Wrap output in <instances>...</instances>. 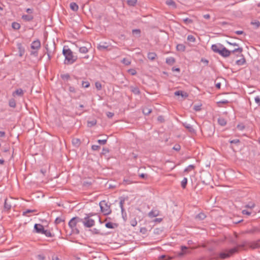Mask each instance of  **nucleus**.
<instances>
[{"instance_id": "obj_1", "label": "nucleus", "mask_w": 260, "mask_h": 260, "mask_svg": "<svg viewBox=\"0 0 260 260\" xmlns=\"http://www.w3.org/2000/svg\"><path fill=\"white\" fill-rule=\"evenodd\" d=\"M62 53L65 57L64 63L70 64L73 63L76 60L73 54L72 50L68 48V46H64Z\"/></svg>"}, {"instance_id": "obj_2", "label": "nucleus", "mask_w": 260, "mask_h": 260, "mask_svg": "<svg viewBox=\"0 0 260 260\" xmlns=\"http://www.w3.org/2000/svg\"><path fill=\"white\" fill-rule=\"evenodd\" d=\"M219 47L221 49L219 54L223 57H228L230 56L232 53H235L237 52L239 54H241L243 52V48L242 47H238L232 51H230L224 47L222 44H219Z\"/></svg>"}, {"instance_id": "obj_3", "label": "nucleus", "mask_w": 260, "mask_h": 260, "mask_svg": "<svg viewBox=\"0 0 260 260\" xmlns=\"http://www.w3.org/2000/svg\"><path fill=\"white\" fill-rule=\"evenodd\" d=\"M245 246V244H239L237 246L226 250L225 252H220L219 254V257L221 259H225L230 257L234 253L237 252L239 249Z\"/></svg>"}, {"instance_id": "obj_4", "label": "nucleus", "mask_w": 260, "mask_h": 260, "mask_svg": "<svg viewBox=\"0 0 260 260\" xmlns=\"http://www.w3.org/2000/svg\"><path fill=\"white\" fill-rule=\"evenodd\" d=\"M82 218L79 217H74L72 218L69 222V226L72 230L73 233L75 234H79V230L76 228L77 224L78 222H81Z\"/></svg>"}, {"instance_id": "obj_5", "label": "nucleus", "mask_w": 260, "mask_h": 260, "mask_svg": "<svg viewBox=\"0 0 260 260\" xmlns=\"http://www.w3.org/2000/svg\"><path fill=\"white\" fill-rule=\"evenodd\" d=\"M99 205L100 206L101 211L104 215H107L111 214L112 211L110 208V205L108 204L106 200L100 202Z\"/></svg>"}, {"instance_id": "obj_6", "label": "nucleus", "mask_w": 260, "mask_h": 260, "mask_svg": "<svg viewBox=\"0 0 260 260\" xmlns=\"http://www.w3.org/2000/svg\"><path fill=\"white\" fill-rule=\"evenodd\" d=\"M90 214H86V216L81 221L85 228H91L95 224V221L90 218Z\"/></svg>"}, {"instance_id": "obj_7", "label": "nucleus", "mask_w": 260, "mask_h": 260, "mask_svg": "<svg viewBox=\"0 0 260 260\" xmlns=\"http://www.w3.org/2000/svg\"><path fill=\"white\" fill-rule=\"evenodd\" d=\"M44 228L43 225L41 224H35L34 225V231L38 234H42L44 232Z\"/></svg>"}, {"instance_id": "obj_8", "label": "nucleus", "mask_w": 260, "mask_h": 260, "mask_svg": "<svg viewBox=\"0 0 260 260\" xmlns=\"http://www.w3.org/2000/svg\"><path fill=\"white\" fill-rule=\"evenodd\" d=\"M31 48L34 50H39L41 47V42L39 40L33 41L31 44Z\"/></svg>"}, {"instance_id": "obj_9", "label": "nucleus", "mask_w": 260, "mask_h": 260, "mask_svg": "<svg viewBox=\"0 0 260 260\" xmlns=\"http://www.w3.org/2000/svg\"><path fill=\"white\" fill-rule=\"evenodd\" d=\"M119 199H120L119 205H120V207L121 208V213H122L123 219H124V220H125V219L124 218V215H123V212L124 211L123 205H124V202H125V198H123V197H120L119 198Z\"/></svg>"}, {"instance_id": "obj_10", "label": "nucleus", "mask_w": 260, "mask_h": 260, "mask_svg": "<svg viewBox=\"0 0 260 260\" xmlns=\"http://www.w3.org/2000/svg\"><path fill=\"white\" fill-rule=\"evenodd\" d=\"M17 47L18 49L19 52V55L20 56H22L23 55V54L25 53V49L22 46V44L21 43H18L17 44Z\"/></svg>"}, {"instance_id": "obj_11", "label": "nucleus", "mask_w": 260, "mask_h": 260, "mask_svg": "<svg viewBox=\"0 0 260 260\" xmlns=\"http://www.w3.org/2000/svg\"><path fill=\"white\" fill-rule=\"evenodd\" d=\"M183 125L191 133H194L195 130L192 126L187 123V122L183 123Z\"/></svg>"}, {"instance_id": "obj_12", "label": "nucleus", "mask_w": 260, "mask_h": 260, "mask_svg": "<svg viewBox=\"0 0 260 260\" xmlns=\"http://www.w3.org/2000/svg\"><path fill=\"white\" fill-rule=\"evenodd\" d=\"M72 144L75 147H79L81 144V141L78 138H73L72 141Z\"/></svg>"}, {"instance_id": "obj_13", "label": "nucleus", "mask_w": 260, "mask_h": 260, "mask_svg": "<svg viewBox=\"0 0 260 260\" xmlns=\"http://www.w3.org/2000/svg\"><path fill=\"white\" fill-rule=\"evenodd\" d=\"M174 94L175 95L178 96L181 95L183 98H187L188 96V94L187 93L185 92H183L181 90H177L175 92Z\"/></svg>"}, {"instance_id": "obj_14", "label": "nucleus", "mask_w": 260, "mask_h": 260, "mask_svg": "<svg viewBox=\"0 0 260 260\" xmlns=\"http://www.w3.org/2000/svg\"><path fill=\"white\" fill-rule=\"evenodd\" d=\"M159 211L157 210H152L149 213L148 216L150 217H154L159 215Z\"/></svg>"}, {"instance_id": "obj_15", "label": "nucleus", "mask_w": 260, "mask_h": 260, "mask_svg": "<svg viewBox=\"0 0 260 260\" xmlns=\"http://www.w3.org/2000/svg\"><path fill=\"white\" fill-rule=\"evenodd\" d=\"M219 44H213L211 46L212 50L215 53H219L221 48L219 47Z\"/></svg>"}, {"instance_id": "obj_16", "label": "nucleus", "mask_w": 260, "mask_h": 260, "mask_svg": "<svg viewBox=\"0 0 260 260\" xmlns=\"http://www.w3.org/2000/svg\"><path fill=\"white\" fill-rule=\"evenodd\" d=\"M17 95L20 96H22L24 94V91L21 88H19L16 89L14 92H13V96H15V95Z\"/></svg>"}, {"instance_id": "obj_17", "label": "nucleus", "mask_w": 260, "mask_h": 260, "mask_svg": "<svg viewBox=\"0 0 260 260\" xmlns=\"http://www.w3.org/2000/svg\"><path fill=\"white\" fill-rule=\"evenodd\" d=\"M260 240L258 241H256V242H252L251 243H250V247L252 248V249H256V248H258L260 247Z\"/></svg>"}, {"instance_id": "obj_18", "label": "nucleus", "mask_w": 260, "mask_h": 260, "mask_svg": "<svg viewBox=\"0 0 260 260\" xmlns=\"http://www.w3.org/2000/svg\"><path fill=\"white\" fill-rule=\"evenodd\" d=\"M22 19L25 21H30L34 19V17L31 15H23Z\"/></svg>"}, {"instance_id": "obj_19", "label": "nucleus", "mask_w": 260, "mask_h": 260, "mask_svg": "<svg viewBox=\"0 0 260 260\" xmlns=\"http://www.w3.org/2000/svg\"><path fill=\"white\" fill-rule=\"evenodd\" d=\"M240 54V56H242L243 58L237 60L236 61V64L238 65V66H242L245 63L246 60H245V58L244 57L243 55L242 54V53Z\"/></svg>"}, {"instance_id": "obj_20", "label": "nucleus", "mask_w": 260, "mask_h": 260, "mask_svg": "<svg viewBox=\"0 0 260 260\" xmlns=\"http://www.w3.org/2000/svg\"><path fill=\"white\" fill-rule=\"evenodd\" d=\"M70 7L72 10H73V11H75V12L77 11L79 9L78 5L76 3H74V2H72V3H70Z\"/></svg>"}, {"instance_id": "obj_21", "label": "nucleus", "mask_w": 260, "mask_h": 260, "mask_svg": "<svg viewBox=\"0 0 260 260\" xmlns=\"http://www.w3.org/2000/svg\"><path fill=\"white\" fill-rule=\"evenodd\" d=\"M131 91L135 94L139 95L140 94V91L139 88L138 87L131 86Z\"/></svg>"}, {"instance_id": "obj_22", "label": "nucleus", "mask_w": 260, "mask_h": 260, "mask_svg": "<svg viewBox=\"0 0 260 260\" xmlns=\"http://www.w3.org/2000/svg\"><path fill=\"white\" fill-rule=\"evenodd\" d=\"M166 62L168 64L172 66L175 62V59L173 57H168L166 59Z\"/></svg>"}, {"instance_id": "obj_23", "label": "nucleus", "mask_w": 260, "mask_h": 260, "mask_svg": "<svg viewBox=\"0 0 260 260\" xmlns=\"http://www.w3.org/2000/svg\"><path fill=\"white\" fill-rule=\"evenodd\" d=\"M157 56L155 52H149L147 54V57L151 60H154Z\"/></svg>"}, {"instance_id": "obj_24", "label": "nucleus", "mask_w": 260, "mask_h": 260, "mask_svg": "<svg viewBox=\"0 0 260 260\" xmlns=\"http://www.w3.org/2000/svg\"><path fill=\"white\" fill-rule=\"evenodd\" d=\"M206 217V215L202 212L200 213L196 216V219L198 220H202Z\"/></svg>"}, {"instance_id": "obj_25", "label": "nucleus", "mask_w": 260, "mask_h": 260, "mask_svg": "<svg viewBox=\"0 0 260 260\" xmlns=\"http://www.w3.org/2000/svg\"><path fill=\"white\" fill-rule=\"evenodd\" d=\"M108 47V45H107V43L106 42H104L103 45L99 44L97 48L98 50H99L100 51H102L103 50L107 49Z\"/></svg>"}, {"instance_id": "obj_26", "label": "nucleus", "mask_w": 260, "mask_h": 260, "mask_svg": "<svg viewBox=\"0 0 260 260\" xmlns=\"http://www.w3.org/2000/svg\"><path fill=\"white\" fill-rule=\"evenodd\" d=\"M141 30L140 29H134L132 30L133 35L136 37H140L141 35Z\"/></svg>"}, {"instance_id": "obj_27", "label": "nucleus", "mask_w": 260, "mask_h": 260, "mask_svg": "<svg viewBox=\"0 0 260 260\" xmlns=\"http://www.w3.org/2000/svg\"><path fill=\"white\" fill-rule=\"evenodd\" d=\"M105 226L108 229H114L115 227L117 226V224L116 223L109 222L106 223Z\"/></svg>"}, {"instance_id": "obj_28", "label": "nucleus", "mask_w": 260, "mask_h": 260, "mask_svg": "<svg viewBox=\"0 0 260 260\" xmlns=\"http://www.w3.org/2000/svg\"><path fill=\"white\" fill-rule=\"evenodd\" d=\"M176 49L177 51L183 52L185 50V46L182 44H179L177 45Z\"/></svg>"}, {"instance_id": "obj_29", "label": "nucleus", "mask_w": 260, "mask_h": 260, "mask_svg": "<svg viewBox=\"0 0 260 260\" xmlns=\"http://www.w3.org/2000/svg\"><path fill=\"white\" fill-rule=\"evenodd\" d=\"M166 3L168 6H172L174 8H176L177 7L175 2L173 0H167Z\"/></svg>"}, {"instance_id": "obj_30", "label": "nucleus", "mask_w": 260, "mask_h": 260, "mask_svg": "<svg viewBox=\"0 0 260 260\" xmlns=\"http://www.w3.org/2000/svg\"><path fill=\"white\" fill-rule=\"evenodd\" d=\"M152 112V109L149 107H144L143 109V113L145 115H148Z\"/></svg>"}, {"instance_id": "obj_31", "label": "nucleus", "mask_w": 260, "mask_h": 260, "mask_svg": "<svg viewBox=\"0 0 260 260\" xmlns=\"http://www.w3.org/2000/svg\"><path fill=\"white\" fill-rule=\"evenodd\" d=\"M41 234H44L47 237H53L54 236V235L52 234L50 231L45 229L44 230V232Z\"/></svg>"}, {"instance_id": "obj_32", "label": "nucleus", "mask_w": 260, "mask_h": 260, "mask_svg": "<svg viewBox=\"0 0 260 260\" xmlns=\"http://www.w3.org/2000/svg\"><path fill=\"white\" fill-rule=\"evenodd\" d=\"M89 48L87 46L81 47L79 48V52L81 53H86L88 51Z\"/></svg>"}, {"instance_id": "obj_33", "label": "nucleus", "mask_w": 260, "mask_h": 260, "mask_svg": "<svg viewBox=\"0 0 260 260\" xmlns=\"http://www.w3.org/2000/svg\"><path fill=\"white\" fill-rule=\"evenodd\" d=\"M218 122L219 124L221 126H224L226 124V120L224 118H219L218 119Z\"/></svg>"}, {"instance_id": "obj_34", "label": "nucleus", "mask_w": 260, "mask_h": 260, "mask_svg": "<svg viewBox=\"0 0 260 260\" xmlns=\"http://www.w3.org/2000/svg\"><path fill=\"white\" fill-rule=\"evenodd\" d=\"M9 105L10 107L15 108L16 107V102L14 99H11L9 100Z\"/></svg>"}, {"instance_id": "obj_35", "label": "nucleus", "mask_w": 260, "mask_h": 260, "mask_svg": "<svg viewBox=\"0 0 260 260\" xmlns=\"http://www.w3.org/2000/svg\"><path fill=\"white\" fill-rule=\"evenodd\" d=\"M195 168V166L193 165H189L185 170V172H189L193 170Z\"/></svg>"}, {"instance_id": "obj_36", "label": "nucleus", "mask_w": 260, "mask_h": 260, "mask_svg": "<svg viewBox=\"0 0 260 260\" xmlns=\"http://www.w3.org/2000/svg\"><path fill=\"white\" fill-rule=\"evenodd\" d=\"M187 183V179L184 178L181 181V186L183 188H185Z\"/></svg>"}, {"instance_id": "obj_37", "label": "nucleus", "mask_w": 260, "mask_h": 260, "mask_svg": "<svg viewBox=\"0 0 260 260\" xmlns=\"http://www.w3.org/2000/svg\"><path fill=\"white\" fill-rule=\"evenodd\" d=\"M137 2V0H127V4L130 6H134L136 4Z\"/></svg>"}, {"instance_id": "obj_38", "label": "nucleus", "mask_w": 260, "mask_h": 260, "mask_svg": "<svg viewBox=\"0 0 260 260\" xmlns=\"http://www.w3.org/2000/svg\"><path fill=\"white\" fill-rule=\"evenodd\" d=\"M96 123V120L95 119H93L91 121H88L87 124L89 127H91L94 126Z\"/></svg>"}, {"instance_id": "obj_39", "label": "nucleus", "mask_w": 260, "mask_h": 260, "mask_svg": "<svg viewBox=\"0 0 260 260\" xmlns=\"http://www.w3.org/2000/svg\"><path fill=\"white\" fill-rule=\"evenodd\" d=\"M251 24L254 25L256 28H258L260 26V22L257 20L254 21H251Z\"/></svg>"}, {"instance_id": "obj_40", "label": "nucleus", "mask_w": 260, "mask_h": 260, "mask_svg": "<svg viewBox=\"0 0 260 260\" xmlns=\"http://www.w3.org/2000/svg\"><path fill=\"white\" fill-rule=\"evenodd\" d=\"M7 199L5 200V204H4V208L7 210H9L11 208V205L10 204H8L7 202Z\"/></svg>"}, {"instance_id": "obj_41", "label": "nucleus", "mask_w": 260, "mask_h": 260, "mask_svg": "<svg viewBox=\"0 0 260 260\" xmlns=\"http://www.w3.org/2000/svg\"><path fill=\"white\" fill-rule=\"evenodd\" d=\"M12 27L15 29H19L20 27V25L17 22H13L12 24Z\"/></svg>"}, {"instance_id": "obj_42", "label": "nucleus", "mask_w": 260, "mask_h": 260, "mask_svg": "<svg viewBox=\"0 0 260 260\" xmlns=\"http://www.w3.org/2000/svg\"><path fill=\"white\" fill-rule=\"evenodd\" d=\"M92 184V182L91 181H84L83 182V186L84 187H89Z\"/></svg>"}, {"instance_id": "obj_43", "label": "nucleus", "mask_w": 260, "mask_h": 260, "mask_svg": "<svg viewBox=\"0 0 260 260\" xmlns=\"http://www.w3.org/2000/svg\"><path fill=\"white\" fill-rule=\"evenodd\" d=\"M187 40L191 42H194L196 38L192 35H188L187 38Z\"/></svg>"}, {"instance_id": "obj_44", "label": "nucleus", "mask_w": 260, "mask_h": 260, "mask_svg": "<svg viewBox=\"0 0 260 260\" xmlns=\"http://www.w3.org/2000/svg\"><path fill=\"white\" fill-rule=\"evenodd\" d=\"M82 86L84 88H88L90 86V83L88 81H82Z\"/></svg>"}, {"instance_id": "obj_45", "label": "nucleus", "mask_w": 260, "mask_h": 260, "mask_svg": "<svg viewBox=\"0 0 260 260\" xmlns=\"http://www.w3.org/2000/svg\"><path fill=\"white\" fill-rule=\"evenodd\" d=\"M61 78L63 80H68L70 79V76L69 74H63L61 75Z\"/></svg>"}, {"instance_id": "obj_46", "label": "nucleus", "mask_w": 260, "mask_h": 260, "mask_svg": "<svg viewBox=\"0 0 260 260\" xmlns=\"http://www.w3.org/2000/svg\"><path fill=\"white\" fill-rule=\"evenodd\" d=\"M37 212L36 210L27 209L25 211H24L23 212V215H26L27 213H33V212Z\"/></svg>"}, {"instance_id": "obj_47", "label": "nucleus", "mask_w": 260, "mask_h": 260, "mask_svg": "<svg viewBox=\"0 0 260 260\" xmlns=\"http://www.w3.org/2000/svg\"><path fill=\"white\" fill-rule=\"evenodd\" d=\"M183 20L184 22L186 24H189V23H192L193 22L192 20H191L188 18H186L184 19Z\"/></svg>"}, {"instance_id": "obj_48", "label": "nucleus", "mask_w": 260, "mask_h": 260, "mask_svg": "<svg viewBox=\"0 0 260 260\" xmlns=\"http://www.w3.org/2000/svg\"><path fill=\"white\" fill-rule=\"evenodd\" d=\"M95 86L96 89L99 90L102 89V84L100 82H96L95 83Z\"/></svg>"}, {"instance_id": "obj_49", "label": "nucleus", "mask_w": 260, "mask_h": 260, "mask_svg": "<svg viewBox=\"0 0 260 260\" xmlns=\"http://www.w3.org/2000/svg\"><path fill=\"white\" fill-rule=\"evenodd\" d=\"M122 62L125 64V65H129L131 64V61L129 60H128V59H127L126 58H124L122 59Z\"/></svg>"}, {"instance_id": "obj_50", "label": "nucleus", "mask_w": 260, "mask_h": 260, "mask_svg": "<svg viewBox=\"0 0 260 260\" xmlns=\"http://www.w3.org/2000/svg\"><path fill=\"white\" fill-rule=\"evenodd\" d=\"M128 72L131 74L132 75H135L137 74V72L135 69H129L128 70Z\"/></svg>"}, {"instance_id": "obj_51", "label": "nucleus", "mask_w": 260, "mask_h": 260, "mask_svg": "<svg viewBox=\"0 0 260 260\" xmlns=\"http://www.w3.org/2000/svg\"><path fill=\"white\" fill-rule=\"evenodd\" d=\"M107 139L104 140H98V142L101 145H105L107 143Z\"/></svg>"}, {"instance_id": "obj_52", "label": "nucleus", "mask_w": 260, "mask_h": 260, "mask_svg": "<svg viewBox=\"0 0 260 260\" xmlns=\"http://www.w3.org/2000/svg\"><path fill=\"white\" fill-rule=\"evenodd\" d=\"M237 127L239 130L242 131L244 129L245 126L242 124H239L237 125Z\"/></svg>"}, {"instance_id": "obj_53", "label": "nucleus", "mask_w": 260, "mask_h": 260, "mask_svg": "<svg viewBox=\"0 0 260 260\" xmlns=\"http://www.w3.org/2000/svg\"><path fill=\"white\" fill-rule=\"evenodd\" d=\"M100 148V146L99 145H93L91 147V149L93 151L98 150H99Z\"/></svg>"}, {"instance_id": "obj_54", "label": "nucleus", "mask_w": 260, "mask_h": 260, "mask_svg": "<svg viewBox=\"0 0 260 260\" xmlns=\"http://www.w3.org/2000/svg\"><path fill=\"white\" fill-rule=\"evenodd\" d=\"M201 105H195L193 107V109L196 111H199L201 110Z\"/></svg>"}, {"instance_id": "obj_55", "label": "nucleus", "mask_w": 260, "mask_h": 260, "mask_svg": "<svg viewBox=\"0 0 260 260\" xmlns=\"http://www.w3.org/2000/svg\"><path fill=\"white\" fill-rule=\"evenodd\" d=\"M109 152V149L107 148H103L102 152V154L105 155Z\"/></svg>"}, {"instance_id": "obj_56", "label": "nucleus", "mask_w": 260, "mask_h": 260, "mask_svg": "<svg viewBox=\"0 0 260 260\" xmlns=\"http://www.w3.org/2000/svg\"><path fill=\"white\" fill-rule=\"evenodd\" d=\"M255 103H256L258 106H260V98L258 96H256L254 98Z\"/></svg>"}, {"instance_id": "obj_57", "label": "nucleus", "mask_w": 260, "mask_h": 260, "mask_svg": "<svg viewBox=\"0 0 260 260\" xmlns=\"http://www.w3.org/2000/svg\"><path fill=\"white\" fill-rule=\"evenodd\" d=\"M63 220L60 217H57L55 220V223L56 224H59L60 223V222H61L62 221H63Z\"/></svg>"}, {"instance_id": "obj_58", "label": "nucleus", "mask_w": 260, "mask_h": 260, "mask_svg": "<svg viewBox=\"0 0 260 260\" xmlns=\"http://www.w3.org/2000/svg\"><path fill=\"white\" fill-rule=\"evenodd\" d=\"M229 103V102L228 100H222V101H220L217 102V104H218V106H220L219 105L220 104H226Z\"/></svg>"}, {"instance_id": "obj_59", "label": "nucleus", "mask_w": 260, "mask_h": 260, "mask_svg": "<svg viewBox=\"0 0 260 260\" xmlns=\"http://www.w3.org/2000/svg\"><path fill=\"white\" fill-rule=\"evenodd\" d=\"M91 231L92 233L94 234H100V231L97 229L94 228Z\"/></svg>"}, {"instance_id": "obj_60", "label": "nucleus", "mask_w": 260, "mask_h": 260, "mask_svg": "<svg viewBox=\"0 0 260 260\" xmlns=\"http://www.w3.org/2000/svg\"><path fill=\"white\" fill-rule=\"evenodd\" d=\"M131 224L133 226H135L137 224V221L136 219L132 220L131 221Z\"/></svg>"}, {"instance_id": "obj_61", "label": "nucleus", "mask_w": 260, "mask_h": 260, "mask_svg": "<svg viewBox=\"0 0 260 260\" xmlns=\"http://www.w3.org/2000/svg\"><path fill=\"white\" fill-rule=\"evenodd\" d=\"M157 120L160 121V122H164L165 121V119L162 116H159L157 117Z\"/></svg>"}, {"instance_id": "obj_62", "label": "nucleus", "mask_w": 260, "mask_h": 260, "mask_svg": "<svg viewBox=\"0 0 260 260\" xmlns=\"http://www.w3.org/2000/svg\"><path fill=\"white\" fill-rule=\"evenodd\" d=\"M180 149H181V147L179 145H175L173 147V149H174L176 151H179L180 150Z\"/></svg>"}, {"instance_id": "obj_63", "label": "nucleus", "mask_w": 260, "mask_h": 260, "mask_svg": "<svg viewBox=\"0 0 260 260\" xmlns=\"http://www.w3.org/2000/svg\"><path fill=\"white\" fill-rule=\"evenodd\" d=\"M37 257L39 260H44L45 258V256L42 254H39Z\"/></svg>"}, {"instance_id": "obj_64", "label": "nucleus", "mask_w": 260, "mask_h": 260, "mask_svg": "<svg viewBox=\"0 0 260 260\" xmlns=\"http://www.w3.org/2000/svg\"><path fill=\"white\" fill-rule=\"evenodd\" d=\"M52 260H61L57 256L53 255L52 256Z\"/></svg>"}]
</instances>
